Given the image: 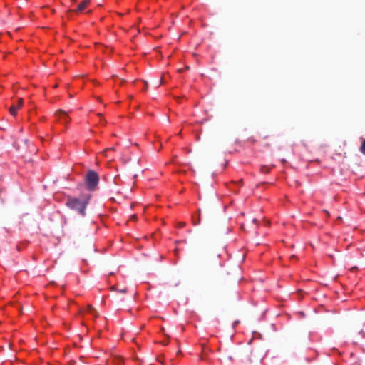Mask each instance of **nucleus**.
I'll return each instance as SVG.
<instances>
[{
	"mask_svg": "<svg viewBox=\"0 0 365 365\" xmlns=\"http://www.w3.org/2000/svg\"><path fill=\"white\" fill-rule=\"evenodd\" d=\"M360 151L365 155V140L362 142L361 145L360 147Z\"/></svg>",
	"mask_w": 365,
	"mask_h": 365,
	"instance_id": "6e6552de",
	"label": "nucleus"
},
{
	"mask_svg": "<svg viewBox=\"0 0 365 365\" xmlns=\"http://www.w3.org/2000/svg\"><path fill=\"white\" fill-rule=\"evenodd\" d=\"M91 0H83L78 4L77 9L73 10V11L76 13L84 11L85 9L89 6Z\"/></svg>",
	"mask_w": 365,
	"mask_h": 365,
	"instance_id": "39448f33",
	"label": "nucleus"
},
{
	"mask_svg": "<svg viewBox=\"0 0 365 365\" xmlns=\"http://www.w3.org/2000/svg\"><path fill=\"white\" fill-rule=\"evenodd\" d=\"M185 222H178V223L177 224V227H178V228H182V227H185Z\"/></svg>",
	"mask_w": 365,
	"mask_h": 365,
	"instance_id": "9d476101",
	"label": "nucleus"
},
{
	"mask_svg": "<svg viewBox=\"0 0 365 365\" xmlns=\"http://www.w3.org/2000/svg\"><path fill=\"white\" fill-rule=\"evenodd\" d=\"M113 362L115 365H122L124 364V359L120 356H114L113 357Z\"/></svg>",
	"mask_w": 365,
	"mask_h": 365,
	"instance_id": "423d86ee",
	"label": "nucleus"
},
{
	"mask_svg": "<svg viewBox=\"0 0 365 365\" xmlns=\"http://www.w3.org/2000/svg\"><path fill=\"white\" fill-rule=\"evenodd\" d=\"M55 117L56 120L61 124L66 125L70 121V118L68 114L62 110L56 112Z\"/></svg>",
	"mask_w": 365,
	"mask_h": 365,
	"instance_id": "7ed1b4c3",
	"label": "nucleus"
},
{
	"mask_svg": "<svg viewBox=\"0 0 365 365\" xmlns=\"http://www.w3.org/2000/svg\"><path fill=\"white\" fill-rule=\"evenodd\" d=\"M89 200L90 197L87 195H81L79 197L69 196L66 199V205L84 217L86 216V210Z\"/></svg>",
	"mask_w": 365,
	"mask_h": 365,
	"instance_id": "f257e3e1",
	"label": "nucleus"
},
{
	"mask_svg": "<svg viewBox=\"0 0 365 365\" xmlns=\"http://www.w3.org/2000/svg\"><path fill=\"white\" fill-rule=\"evenodd\" d=\"M99 182L98 175L93 170H89L86 175L85 182L89 190H94Z\"/></svg>",
	"mask_w": 365,
	"mask_h": 365,
	"instance_id": "f03ea898",
	"label": "nucleus"
},
{
	"mask_svg": "<svg viewBox=\"0 0 365 365\" xmlns=\"http://www.w3.org/2000/svg\"><path fill=\"white\" fill-rule=\"evenodd\" d=\"M24 105V99L22 98H19L18 99V102L16 104H12L9 108V113L11 115L16 116L17 115L18 110L22 108Z\"/></svg>",
	"mask_w": 365,
	"mask_h": 365,
	"instance_id": "20e7f679",
	"label": "nucleus"
},
{
	"mask_svg": "<svg viewBox=\"0 0 365 365\" xmlns=\"http://www.w3.org/2000/svg\"><path fill=\"white\" fill-rule=\"evenodd\" d=\"M86 312L87 313H89L91 314L92 316H93L94 317H96L97 316V313H96V311L94 309L93 307H92L91 305H88L86 308Z\"/></svg>",
	"mask_w": 365,
	"mask_h": 365,
	"instance_id": "0eeeda50",
	"label": "nucleus"
},
{
	"mask_svg": "<svg viewBox=\"0 0 365 365\" xmlns=\"http://www.w3.org/2000/svg\"><path fill=\"white\" fill-rule=\"evenodd\" d=\"M114 150L113 148H107L106 150H103V155L105 156H108V153H110V152H113Z\"/></svg>",
	"mask_w": 365,
	"mask_h": 365,
	"instance_id": "1a4fd4ad",
	"label": "nucleus"
}]
</instances>
